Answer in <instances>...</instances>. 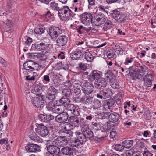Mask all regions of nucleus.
<instances>
[{
	"mask_svg": "<svg viewBox=\"0 0 156 156\" xmlns=\"http://www.w3.org/2000/svg\"><path fill=\"white\" fill-rule=\"evenodd\" d=\"M33 41L32 39L28 36H26L22 39L23 44L27 48L30 46Z\"/></svg>",
	"mask_w": 156,
	"mask_h": 156,
	"instance_id": "nucleus-29",
	"label": "nucleus"
},
{
	"mask_svg": "<svg viewBox=\"0 0 156 156\" xmlns=\"http://www.w3.org/2000/svg\"><path fill=\"white\" fill-rule=\"evenodd\" d=\"M31 101L33 105L37 108H41L44 106V100L41 97L33 98Z\"/></svg>",
	"mask_w": 156,
	"mask_h": 156,
	"instance_id": "nucleus-17",
	"label": "nucleus"
},
{
	"mask_svg": "<svg viewBox=\"0 0 156 156\" xmlns=\"http://www.w3.org/2000/svg\"><path fill=\"white\" fill-rule=\"evenodd\" d=\"M134 153V151L133 149H130L126 151V152L124 154V156H131Z\"/></svg>",
	"mask_w": 156,
	"mask_h": 156,
	"instance_id": "nucleus-53",
	"label": "nucleus"
},
{
	"mask_svg": "<svg viewBox=\"0 0 156 156\" xmlns=\"http://www.w3.org/2000/svg\"><path fill=\"white\" fill-rule=\"evenodd\" d=\"M58 90L56 89L54 87L52 86L48 91V93L54 94V95L56 96L58 93Z\"/></svg>",
	"mask_w": 156,
	"mask_h": 156,
	"instance_id": "nucleus-47",
	"label": "nucleus"
},
{
	"mask_svg": "<svg viewBox=\"0 0 156 156\" xmlns=\"http://www.w3.org/2000/svg\"><path fill=\"white\" fill-rule=\"evenodd\" d=\"M149 70L147 66L144 65H142L137 67L135 70L129 71V76L133 80H135L136 79H137V76L139 74L144 75V76L145 73L146 72L147 73V71H149Z\"/></svg>",
	"mask_w": 156,
	"mask_h": 156,
	"instance_id": "nucleus-2",
	"label": "nucleus"
},
{
	"mask_svg": "<svg viewBox=\"0 0 156 156\" xmlns=\"http://www.w3.org/2000/svg\"><path fill=\"white\" fill-rule=\"evenodd\" d=\"M25 148L27 152H37L41 151L39 145L33 143H29L25 146Z\"/></svg>",
	"mask_w": 156,
	"mask_h": 156,
	"instance_id": "nucleus-16",
	"label": "nucleus"
},
{
	"mask_svg": "<svg viewBox=\"0 0 156 156\" xmlns=\"http://www.w3.org/2000/svg\"><path fill=\"white\" fill-rule=\"evenodd\" d=\"M67 112L63 111L62 112L58 113V114L55 117V120L58 123H64L67 121L69 117Z\"/></svg>",
	"mask_w": 156,
	"mask_h": 156,
	"instance_id": "nucleus-8",
	"label": "nucleus"
},
{
	"mask_svg": "<svg viewBox=\"0 0 156 156\" xmlns=\"http://www.w3.org/2000/svg\"><path fill=\"white\" fill-rule=\"evenodd\" d=\"M49 74L48 75H45L43 76L44 82H45L46 83H48L50 82V78L49 76Z\"/></svg>",
	"mask_w": 156,
	"mask_h": 156,
	"instance_id": "nucleus-57",
	"label": "nucleus"
},
{
	"mask_svg": "<svg viewBox=\"0 0 156 156\" xmlns=\"http://www.w3.org/2000/svg\"><path fill=\"white\" fill-rule=\"evenodd\" d=\"M59 101L61 105H67L70 102V100L68 98L63 97L61 98Z\"/></svg>",
	"mask_w": 156,
	"mask_h": 156,
	"instance_id": "nucleus-41",
	"label": "nucleus"
},
{
	"mask_svg": "<svg viewBox=\"0 0 156 156\" xmlns=\"http://www.w3.org/2000/svg\"><path fill=\"white\" fill-rule=\"evenodd\" d=\"M84 83L82 87V90L85 94L90 95L94 90V86L91 83H89L86 80H84Z\"/></svg>",
	"mask_w": 156,
	"mask_h": 156,
	"instance_id": "nucleus-9",
	"label": "nucleus"
},
{
	"mask_svg": "<svg viewBox=\"0 0 156 156\" xmlns=\"http://www.w3.org/2000/svg\"><path fill=\"white\" fill-rule=\"evenodd\" d=\"M105 98L112 96L113 93L110 89L109 88H105L102 90Z\"/></svg>",
	"mask_w": 156,
	"mask_h": 156,
	"instance_id": "nucleus-38",
	"label": "nucleus"
},
{
	"mask_svg": "<svg viewBox=\"0 0 156 156\" xmlns=\"http://www.w3.org/2000/svg\"><path fill=\"white\" fill-rule=\"evenodd\" d=\"M62 94L66 98H69L72 95L71 90L69 89H62L61 90Z\"/></svg>",
	"mask_w": 156,
	"mask_h": 156,
	"instance_id": "nucleus-32",
	"label": "nucleus"
},
{
	"mask_svg": "<svg viewBox=\"0 0 156 156\" xmlns=\"http://www.w3.org/2000/svg\"><path fill=\"white\" fill-rule=\"evenodd\" d=\"M66 138L60 139L61 142L62 144L61 145V147L67 144V141Z\"/></svg>",
	"mask_w": 156,
	"mask_h": 156,
	"instance_id": "nucleus-63",
	"label": "nucleus"
},
{
	"mask_svg": "<svg viewBox=\"0 0 156 156\" xmlns=\"http://www.w3.org/2000/svg\"><path fill=\"white\" fill-rule=\"evenodd\" d=\"M122 0H106V2L108 4L113 3L120 4L122 2Z\"/></svg>",
	"mask_w": 156,
	"mask_h": 156,
	"instance_id": "nucleus-51",
	"label": "nucleus"
},
{
	"mask_svg": "<svg viewBox=\"0 0 156 156\" xmlns=\"http://www.w3.org/2000/svg\"><path fill=\"white\" fill-rule=\"evenodd\" d=\"M72 83L70 80L66 81L64 83V86L66 87L70 88L72 86Z\"/></svg>",
	"mask_w": 156,
	"mask_h": 156,
	"instance_id": "nucleus-59",
	"label": "nucleus"
},
{
	"mask_svg": "<svg viewBox=\"0 0 156 156\" xmlns=\"http://www.w3.org/2000/svg\"><path fill=\"white\" fill-rule=\"evenodd\" d=\"M4 23L5 24V30L9 32H10V31L11 32L13 30V23L10 20H7L5 22H4Z\"/></svg>",
	"mask_w": 156,
	"mask_h": 156,
	"instance_id": "nucleus-28",
	"label": "nucleus"
},
{
	"mask_svg": "<svg viewBox=\"0 0 156 156\" xmlns=\"http://www.w3.org/2000/svg\"><path fill=\"white\" fill-rule=\"evenodd\" d=\"M133 61V58H132L128 57L126 58L124 64L128 65L129 63H131Z\"/></svg>",
	"mask_w": 156,
	"mask_h": 156,
	"instance_id": "nucleus-58",
	"label": "nucleus"
},
{
	"mask_svg": "<svg viewBox=\"0 0 156 156\" xmlns=\"http://www.w3.org/2000/svg\"><path fill=\"white\" fill-rule=\"evenodd\" d=\"M38 64L35 62L31 60H29L23 64L24 69L27 70L33 71L37 69L36 65H38Z\"/></svg>",
	"mask_w": 156,
	"mask_h": 156,
	"instance_id": "nucleus-14",
	"label": "nucleus"
},
{
	"mask_svg": "<svg viewBox=\"0 0 156 156\" xmlns=\"http://www.w3.org/2000/svg\"><path fill=\"white\" fill-rule=\"evenodd\" d=\"M89 112L84 113L83 115V120H85L87 122L91 121L93 118L92 115L90 114L91 113L90 111H89Z\"/></svg>",
	"mask_w": 156,
	"mask_h": 156,
	"instance_id": "nucleus-33",
	"label": "nucleus"
},
{
	"mask_svg": "<svg viewBox=\"0 0 156 156\" xmlns=\"http://www.w3.org/2000/svg\"><path fill=\"white\" fill-rule=\"evenodd\" d=\"M86 94L82 96L80 100V102L85 105L92 104L94 98L92 96Z\"/></svg>",
	"mask_w": 156,
	"mask_h": 156,
	"instance_id": "nucleus-21",
	"label": "nucleus"
},
{
	"mask_svg": "<svg viewBox=\"0 0 156 156\" xmlns=\"http://www.w3.org/2000/svg\"><path fill=\"white\" fill-rule=\"evenodd\" d=\"M58 14L61 19L69 17H73L75 15L67 6H64L60 9L58 12Z\"/></svg>",
	"mask_w": 156,
	"mask_h": 156,
	"instance_id": "nucleus-4",
	"label": "nucleus"
},
{
	"mask_svg": "<svg viewBox=\"0 0 156 156\" xmlns=\"http://www.w3.org/2000/svg\"><path fill=\"white\" fill-rule=\"evenodd\" d=\"M51 141L48 140L47 141L46 145V148L49 154L55 155V156H61V152L60 148L53 144H50Z\"/></svg>",
	"mask_w": 156,
	"mask_h": 156,
	"instance_id": "nucleus-3",
	"label": "nucleus"
},
{
	"mask_svg": "<svg viewBox=\"0 0 156 156\" xmlns=\"http://www.w3.org/2000/svg\"><path fill=\"white\" fill-rule=\"evenodd\" d=\"M137 79L141 81H144L145 84L148 87H150L152 85V83L154 77L152 73L149 71H147V74L144 75H138L137 76Z\"/></svg>",
	"mask_w": 156,
	"mask_h": 156,
	"instance_id": "nucleus-5",
	"label": "nucleus"
},
{
	"mask_svg": "<svg viewBox=\"0 0 156 156\" xmlns=\"http://www.w3.org/2000/svg\"><path fill=\"white\" fill-rule=\"evenodd\" d=\"M65 136H60L55 139L54 141L55 145L57 146L58 147H61V145L62 144V143L61 142L60 139H62L65 138Z\"/></svg>",
	"mask_w": 156,
	"mask_h": 156,
	"instance_id": "nucleus-43",
	"label": "nucleus"
},
{
	"mask_svg": "<svg viewBox=\"0 0 156 156\" xmlns=\"http://www.w3.org/2000/svg\"><path fill=\"white\" fill-rule=\"evenodd\" d=\"M108 115V119L110 122L115 123L118 122L119 119V114L116 112L109 114V113H106Z\"/></svg>",
	"mask_w": 156,
	"mask_h": 156,
	"instance_id": "nucleus-22",
	"label": "nucleus"
},
{
	"mask_svg": "<svg viewBox=\"0 0 156 156\" xmlns=\"http://www.w3.org/2000/svg\"><path fill=\"white\" fill-rule=\"evenodd\" d=\"M92 106L93 109H98L101 107V102L97 99H94L92 103Z\"/></svg>",
	"mask_w": 156,
	"mask_h": 156,
	"instance_id": "nucleus-31",
	"label": "nucleus"
},
{
	"mask_svg": "<svg viewBox=\"0 0 156 156\" xmlns=\"http://www.w3.org/2000/svg\"><path fill=\"white\" fill-rule=\"evenodd\" d=\"M68 41V37L65 35H62L59 36L56 40V45L62 50H65L66 48Z\"/></svg>",
	"mask_w": 156,
	"mask_h": 156,
	"instance_id": "nucleus-6",
	"label": "nucleus"
},
{
	"mask_svg": "<svg viewBox=\"0 0 156 156\" xmlns=\"http://www.w3.org/2000/svg\"><path fill=\"white\" fill-rule=\"evenodd\" d=\"M45 28L41 26H37L34 29V32L36 34L41 35L44 32Z\"/></svg>",
	"mask_w": 156,
	"mask_h": 156,
	"instance_id": "nucleus-36",
	"label": "nucleus"
},
{
	"mask_svg": "<svg viewBox=\"0 0 156 156\" xmlns=\"http://www.w3.org/2000/svg\"><path fill=\"white\" fill-rule=\"evenodd\" d=\"M105 21L106 18L105 16H96L92 20L91 23L94 26H99L104 23Z\"/></svg>",
	"mask_w": 156,
	"mask_h": 156,
	"instance_id": "nucleus-15",
	"label": "nucleus"
},
{
	"mask_svg": "<svg viewBox=\"0 0 156 156\" xmlns=\"http://www.w3.org/2000/svg\"><path fill=\"white\" fill-rule=\"evenodd\" d=\"M112 22L110 20H107L103 26V29L104 32L108 35L114 33V28H112Z\"/></svg>",
	"mask_w": 156,
	"mask_h": 156,
	"instance_id": "nucleus-13",
	"label": "nucleus"
},
{
	"mask_svg": "<svg viewBox=\"0 0 156 156\" xmlns=\"http://www.w3.org/2000/svg\"><path fill=\"white\" fill-rule=\"evenodd\" d=\"M78 115H74L69 117L68 121L70 123H72L75 126H79L80 124L78 118L77 117Z\"/></svg>",
	"mask_w": 156,
	"mask_h": 156,
	"instance_id": "nucleus-26",
	"label": "nucleus"
},
{
	"mask_svg": "<svg viewBox=\"0 0 156 156\" xmlns=\"http://www.w3.org/2000/svg\"><path fill=\"white\" fill-rule=\"evenodd\" d=\"M55 105L52 101H50L48 104L47 107L50 109H53L54 108Z\"/></svg>",
	"mask_w": 156,
	"mask_h": 156,
	"instance_id": "nucleus-64",
	"label": "nucleus"
},
{
	"mask_svg": "<svg viewBox=\"0 0 156 156\" xmlns=\"http://www.w3.org/2000/svg\"><path fill=\"white\" fill-rule=\"evenodd\" d=\"M75 28L80 34L87 33L90 32L92 29V27L90 26L86 27L82 25L78 26Z\"/></svg>",
	"mask_w": 156,
	"mask_h": 156,
	"instance_id": "nucleus-24",
	"label": "nucleus"
},
{
	"mask_svg": "<svg viewBox=\"0 0 156 156\" xmlns=\"http://www.w3.org/2000/svg\"><path fill=\"white\" fill-rule=\"evenodd\" d=\"M49 32L51 38L55 40L62 33V31L59 27H51L49 29Z\"/></svg>",
	"mask_w": 156,
	"mask_h": 156,
	"instance_id": "nucleus-10",
	"label": "nucleus"
},
{
	"mask_svg": "<svg viewBox=\"0 0 156 156\" xmlns=\"http://www.w3.org/2000/svg\"><path fill=\"white\" fill-rule=\"evenodd\" d=\"M96 97L97 98L100 99H105V98L104 95L103 90L100 91L98 93L96 94Z\"/></svg>",
	"mask_w": 156,
	"mask_h": 156,
	"instance_id": "nucleus-50",
	"label": "nucleus"
},
{
	"mask_svg": "<svg viewBox=\"0 0 156 156\" xmlns=\"http://www.w3.org/2000/svg\"><path fill=\"white\" fill-rule=\"evenodd\" d=\"M50 8L52 10L55 11H58V12L60 9L58 3L55 2H53L50 3Z\"/></svg>",
	"mask_w": 156,
	"mask_h": 156,
	"instance_id": "nucleus-40",
	"label": "nucleus"
},
{
	"mask_svg": "<svg viewBox=\"0 0 156 156\" xmlns=\"http://www.w3.org/2000/svg\"><path fill=\"white\" fill-rule=\"evenodd\" d=\"M67 109L70 111L71 114L74 115H79L80 114L79 107L74 104H69L67 105Z\"/></svg>",
	"mask_w": 156,
	"mask_h": 156,
	"instance_id": "nucleus-20",
	"label": "nucleus"
},
{
	"mask_svg": "<svg viewBox=\"0 0 156 156\" xmlns=\"http://www.w3.org/2000/svg\"><path fill=\"white\" fill-rule=\"evenodd\" d=\"M117 133L115 131H112L110 132V138L114 139L117 136Z\"/></svg>",
	"mask_w": 156,
	"mask_h": 156,
	"instance_id": "nucleus-60",
	"label": "nucleus"
},
{
	"mask_svg": "<svg viewBox=\"0 0 156 156\" xmlns=\"http://www.w3.org/2000/svg\"><path fill=\"white\" fill-rule=\"evenodd\" d=\"M115 103L114 100L112 98H110L106 101L104 103L105 108L110 109V107L113 106Z\"/></svg>",
	"mask_w": 156,
	"mask_h": 156,
	"instance_id": "nucleus-30",
	"label": "nucleus"
},
{
	"mask_svg": "<svg viewBox=\"0 0 156 156\" xmlns=\"http://www.w3.org/2000/svg\"><path fill=\"white\" fill-rule=\"evenodd\" d=\"M30 138L34 142L39 141L40 140V137L34 132H32L29 135Z\"/></svg>",
	"mask_w": 156,
	"mask_h": 156,
	"instance_id": "nucleus-34",
	"label": "nucleus"
},
{
	"mask_svg": "<svg viewBox=\"0 0 156 156\" xmlns=\"http://www.w3.org/2000/svg\"><path fill=\"white\" fill-rule=\"evenodd\" d=\"M75 133L76 138L70 141V145L72 147H74L76 148H78L80 144H83L94 136L93 132L87 125L82 127L81 131H76Z\"/></svg>",
	"mask_w": 156,
	"mask_h": 156,
	"instance_id": "nucleus-1",
	"label": "nucleus"
},
{
	"mask_svg": "<svg viewBox=\"0 0 156 156\" xmlns=\"http://www.w3.org/2000/svg\"><path fill=\"white\" fill-rule=\"evenodd\" d=\"M124 148L123 145L122 144H116L115 145L114 147V149L115 150L118 151H122L123 150Z\"/></svg>",
	"mask_w": 156,
	"mask_h": 156,
	"instance_id": "nucleus-46",
	"label": "nucleus"
},
{
	"mask_svg": "<svg viewBox=\"0 0 156 156\" xmlns=\"http://www.w3.org/2000/svg\"><path fill=\"white\" fill-rule=\"evenodd\" d=\"M56 95H54V94L51 93H47V98L48 99L52 101L55 99Z\"/></svg>",
	"mask_w": 156,
	"mask_h": 156,
	"instance_id": "nucleus-52",
	"label": "nucleus"
},
{
	"mask_svg": "<svg viewBox=\"0 0 156 156\" xmlns=\"http://www.w3.org/2000/svg\"><path fill=\"white\" fill-rule=\"evenodd\" d=\"M38 57H39V56L37 53L36 52L29 53L28 54V57L30 58L35 59Z\"/></svg>",
	"mask_w": 156,
	"mask_h": 156,
	"instance_id": "nucleus-49",
	"label": "nucleus"
},
{
	"mask_svg": "<svg viewBox=\"0 0 156 156\" xmlns=\"http://www.w3.org/2000/svg\"><path fill=\"white\" fill-rule=\"evenodd\" d=\"M111 128L110 125L109 123L107 121L105 122L104 126V128L105 129V131L109 130Z\"/></svg>",
	"mask_w": 156,
	"mask_h": 156,
	"instance_id": "nucleus-56",
	"label": "nucleus"
},
{
	"mask_svg": "<svg viewBox=\"0 0 156 156\" xmlns=\"http://www.w3.org/2000/svg\"><path fill=\"white\" fill-rule=\"evenodd\" d=\"M31 92L37 96H39L41 94L42 90L38 87H35L32 90Z\"/></svg>",
	"mask_w": 156,
	"mask_h": 156,
	"instance_id": "nucleus-44",
	"label": "nucleus"
},
{
	"mask_svg": "<svg viewBox=\"0 0 156 156\" xmlns=\"http://www.w3.org/2000/svg\"><path fill=\"white\" fill-rule=\"evenodd\" d=\"M45 16L46 18L48 17L50 18H52L54 17V13H52L50 11H48L45 14Z\"/></svg>",
	"mask_w": 156,
	"mask_h": 156,
	"instance_id": "nucleus-54",
	"label": "nucleus"
},
{
	"mask_svg": "<svg viewBox=\"0 0 156 156\" xmlns=\"http://www.w3.org/2000/svg\"><path fill=\"white\" fill-rule=\"evenodd\" d=\"M125 18V16L121 12L120 15L118 16L115 19V20L119 24L122 23L124 22Z\"/></svg>",
	"mask_w": 156,
	"mask_h": 156,
	"instance_id": "nucleus-37",
	"label": "nucleus"
},
{
	"mask_svg": "<svg viewBox=\"0 0 156 156\" xmlns=\"http://www.w3.org/2000/svg\"><path fill=\"white\" fill-rule=\"evenodd\" d=\"M110 12L111 17L114 18L115 20L118 16L120 15V13H121V12L116 9L111 11Z\"/></svg>",
	"mask_w": 156,
	"mask_h": 156,
	"instance_id": "nucleus-42",
	"label": "nucleus"
},
{
	"mask_svg": "<svg viewBox=\"0 0 156 156\" xmlns=\"http://www.w3.org/2000/svg\"><path fill=\"white\" fill-rule=\"evenodd\" d=\"M105 80L111 83H112L115 81V77L113 73L110 71L108 70L105 74Z\"/></svg>",
	"mask_w": 156,
	"mask_h": 156,
	"instance_id": "nucleus-27",
	"label": "nucleus"
},
{
	"mask_svg": "<svg viewBox=\"0 0 156 156\" xmlns=\"http://www.w3.org/2000/svg\"><path fill=\"white\" fill-rule=\"evenodd\" d=\"M8 143V140L7 138L3 139L0 140V144L2 145H7Z\"/></svg>",
	"mask_w": 156,
	"mask_h": 156,
	"instance_id": "nucleus-61",
	"label": "nucleus"
},
{
	"mask_svg": "<svg viewBox=\"0 0 156 156\" xmlns=\"http://www.w3.org/2000/svg\"><path fill=\"white\" fill-rule=\"evenodd\" d=\"M45 48V45L44 43H41L39 44L35 43L32 44L30 49L31 50L41 51L44 50Z\"/></svg>",
	"mask_w": 156,
	"mask_h": 156,
	"instance_id": "nucleus-25",
	"label": "nucleus"
},
{
	"mask_svg": "<svg viewBox=\"0 0 156 156\" xmlns=\"http://www.w3.org/2000/svg\"><path fill=\"white\" fill-rule=\"evenodd\" d=\"M35 130L39 136L43 137L46 136L49 133L48 127L41 124L38 125Z\"/></svg>",
	"mask_w": 156,
	"mask_h": 156,
	"instance_id": "nucleus-7",
	"label": "nucleus"
},
{
	"mask_svg": "<svg viewBox=\"0 0 156 156\" xmlns=\"http://www.w3.org/2000/svg\"><path fill=\"white\" fill-rule=\"evenodd\" d=\"M133 142L132 140H126L122 142V144L123 145L124 147L129 148L132 147Z\"/></svg>",
	"mask_w": 156,
	"mask_h": 156,
	"instance_id": "nucleus-35",
	"label": "nucleus"
},
{
	"mask_svg": "<svg viewBox=\"0 0 156 156\" xmlns=\"http://www.w3.org/2000/svg\"><path fill=\"white\" fill-rule=\"evenodd\" d=\"M39 117L40 120L42 122H48V118L47 114L45 113L39 115Z\"/></svg>",
	"mask_w": 156,
	"mask_h": 156,
	"instance_id": "nucleus-45",
	"label": "nucleus"
},
{
	"mask_svg": "<svg viewBox=\"0 0 156 156\" xmlns=\"http://www.w3.org/2000/svg\"><path fill=\"white\" fill-rule=\"evenodd\" d=\"M106 54L108 58H111L114 56L115 53L112 50H111L107 51Z\"/></svg>",
	"mask_w": 156,
	"mask_h": 156,
	"instance_id": "nucleus-48",
	"label": "nucleus"
},
{
	"mask_svg": "<svg viewBox=\"0 0 156 156\" xmlns=\"http://www.w3.org/2000/svg\"><path fill=\"white\" fill-rule=\"evenodd\" d=\"M92 15L89 12H84L80 16V20L84 24L88 25L90 24L92 21Z\"/></svg>",
	"mask_w": 156,
	"mask_h": 156,
	"instance_id": "nucleus-12",
	"label": "nucleus"
},
{
	"mask_svg": "<svg viewBox=\"0 0 156 156\" xmlns=\"http://www.w3.org/2000/svg\"><path fill=\"white\" fill-rule=\"evenodd\" d=\"M107 85L106 81L105 78L100 77L94 83V85L97 89H103Z\"/></svg>",
	"mask_w": 156,
	"mask_h": 156,
	"instance_id": "nucleus-18",
	"label": "nucleus"
},
{
	"mask_svg": "<svg viewBox=\"0 0 156 156\" xmlns=\"http://www.w3.org/2000/svg\"><path fill=\"white\" fill-rule=\"evenodd\" d=\"M66 126L67 130H72L73 129V125H72L69 122H66Z\"/></svg>",
	"mask_w": 156,
	"mask_h": 156,
	"instance_id": "nucleus-62",
	"label": "nucleus"
},
{
	"mask_svg": "<svg viewBox=\"0 0 156 156\" xmlns=\"http://www.w3.org/2000/svg\"><path fill=\"white\" fill-rule=\"evenodd\" d=\"M78 66L79 68L80 69L83 71L86 70L87 68V66L86 64L80 63L78 64Z\"/></svg>",
	"mask_w": 156,
	"mask_h": 156,
	"instance_id": "nucleus-55",
	"label": "nucleus"
},
{
	"mask_svg": "<svg viewBox=\"0 0 156 156\" xmlns=\"http://www.w3.org/2000/svg\"><path fill=\"white\" fill-rule=\"evenodd\" d=\"M101 77V74L96 70H93L87 76V78L89 81L90 82H96Z\"/></svg>",
	"mask_w": 156,
	"mask_h": 156,
	"instance_id": "nucleus-19",
	"label": "nucleus"
},
{
	"mask_svg": "<svg viewBox=\"0 0 156 156\" xmlns=\"http://www.w3.org/2000/svg\"><path fill=\"white\" fill-rule=\"evenodd\" d=\"M83 55L80 51L76 50L70 54V56L73 60H78L83 58Z\"/></svg>",
	"mask_w": 156,
	"mask_h": 156,
	"instance_id": "nucleus-23",
	"label": "nucleus"
},
{
	"mask_svg": "<svg viewBox=\"0 0 156 156\" xmlns=\"http://www.w3.org/2000/svg\"><path fill=\"white\" fill-rule=\"evenodd\" d=\"M85 58L87 62H91L94 59L93 56L91 53L88 52H86L85 54Z\"/></svg>",
	"mask_w": 156,
	"mask_h": 156,
	"instance_id": "nucleus-39",
	"label": "nucleus"
},
{
	"mask_svg": "<svg viewBox=\"0 0 156 156\" xmlns=\"http://www.w3.org/2000/svg\"><path fill=\"white\" fill-rule=\"evenodd\" d=\"M61 151L63 155L73 156L76 154L77 150L73 147L66 146L61 149Z\"/></svg>",
	"mask_w": 156,
	"mask_h": 156,
	"instance_id": "nucleus-11",
	"label": "nucleus"
}]
</instances>
